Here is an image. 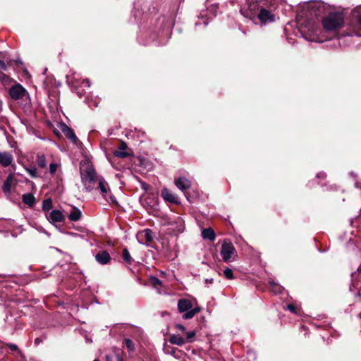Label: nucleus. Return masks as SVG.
I'll return each mask as SVG.
<instances>
[{"label":"nucleus","mask_w":361,"mask_h":361,"mask_svg":"<svg viewBox=\"0 0 361 361\" xmlns=\"http://www.w3.org/2000/svg\"><path fill=\"white\" fill-rule=\"evenodd\" d=\"M82 183L85 188L87 191H91L95 187V184L98 181V176L95 169L92 165H87L85 169L80 171Z\"/></svg>","instance_id":"nucleus-2"},{"label":"nucleus","mask_w":361,"mask_h":361,"mask_svg":"<svg viewBox=\"0 0 361 361\" xmlns=\"http://www.w3.org/2000/svg\"><path fill=\"white\" fill-rule=\"evenodd\" d=\"M82 216L81 211L76 207H71V212L68 214V219L71 221H78Z\"/></svg>","instance_id":"nucleus-17"},{"label":"nucleus","mask_w":361,"mask_h":361,"mask_svg":"<svg viewBox=\"0 0 361 361\" xmlns=\"http://www.w3.org/2000/svg\"><path fill=\"white\" fill-rule=\"evenodd\" d=\"M195 336V331H192L187 332L186 334V341L188 343H191L194 341V338Z\"/></svg>","instance_id":"nucleus-31"},{"label":"nucleus","mask_w":361,"mask_h":361,"mask_svg":"<svg viewBox=\"0 0 361 361\" xmlns=\"http://www.w3.org/2000/svg\"><path fill=\"white\" fill-rule=\"evenodd\" d=\"M97 262L101 264H106L111 259L110 255L106 251H100L95 255Z\"/></svg>","instance_id":"nucleus-14"},{"label":"nucleus","mask_w":361,"mask_h":361,"mask_svg":"<svg viewBox=\"0 0 361 361\" xmlns=\"http://www.w3.org/2000/svg\"><path fill=\"white\" fill-rule=\"evenodd\" d=\"M25 94L26 90L20 85H16L9 90L10 96L15 100L22 99Z\"/></svg>","instance_id":"nucleus-7"},{"label":"nucleus","mask_w":361,"mask_h":361,"mask_svg":"<svg viewBox=\"0 0 361 361\" xmlns=\"http://www.w3.org/2000/svg\"><path fill=\"white\" fill-rule=\"evenodd\" d=\"M317 178H324L326 177V173H324V172H320V173H319L317 174Z\"/></svg>","instance_id":"nucleus-40"},{"label":"nucleus","mask_w":361,"mask_h":361,"mask_svg":"<svg viewBox=\"0 0 361 361\" xmlns=\"http://www.w3.org/2000/svg\"><path fill=\"white\" fill-rule=\"evenodd\" d=\"M169 341L170 343L173 344V345H177L179 346H181L185 343L184 338L179 335H175V334L171 335L169 337Z\"/></svg>","instance_id":"nucleus-19"},{"label":"nucleus","mask_w":361,"mask_h":361,"mask_svg":"<svg viewBox=\"0 0 361 361\" xmlns=\"http://www.w3.org/2000/svg\"><path fill=\"white\" fill-rule=\"evenodd\" d=\"M178 310L180 312L184 313L183 319H190L197 313L200 312L201 309L198 307L192 308V302L190 300L182 298L178 301Z\"/></svg>","instance_id":"nucleus-3"},{"label":"nucleus","mask_w":361,"mask_h":361,"mask_svg":"<svg viewBox=\"0 0 361 361\" xmlns=\"http://www.w3.org/2000/svg\"><path fill=\"white\" fill-rule=\"evenodd\" d=\"M52 207V200L51 199H46L43 201L42 203V209L44 212H48Z\"/></svg>","instance_id":"nucleus-25"},{"label":"nucleus","mask_w":361,"mask_h":361,"mask_svg":"<svg viewBox=\"0 0 361 361\" xmlns=\"http://www.w3.org/2000/svg\"><path fill=\"white\" fill-rule=\"evenodd\" d=\"M147 185L146 183H142V188L146 189Z\"/></svg>","instance_id":"nucleus-47"},{"label":"nucleus","mask_w":361,"mask_h":361,"mask_svg":"<svg viewBox=\"0 0 361 361\" xmlns=\"http://www.w3.org/2000/svg\"><path fill=\"white\" fill-rule=\"evenodd\" d=\"M269 283L270 290L271 292H273L274 294H278V293H280L282 292L283 287L281 285H279L272 281H270L269 282Z\"/></svg>","instance_id":"nucleus-22"},{"label":"nucleus","mask_w":361,"mask_h":361,"mask_svg":"<svg viewBox=\"0 0 361 361\" xmlns=\"http://www.w3.org/2000/svg\"><path fill=\"white\" fill-rule=\"evenodd\" d=\"M344 24V15L341 12H332L324 17L322 25L326 31H336L341 28Z\"/></svg>","instance_id":"nucleus-1"},{"label":"nucleus","mask_w":361,"mask_h":361,"mask_svg":"<svg viewBox=\"0 0 361 361\" xmlns=\"http://www.w3.org/2000/svg\"><path fill=\"white\" fill-rule=\"evenodd\" d=\"M61 130L63 131V133L67 138L71 140L74 144L77 143L78 140V137H76L74 131L71 128L64 125V126L61 128Z\"/></svg>","instance_id":"nucleus-16"},{"label":"nucleus","mask_w":361,"mask_h":361,"mask_svg":"<svg viewBox=\"0 0 361 361\" xmlns=\"http://www.w3.org/2000/svg\"><path fill=\"white\" fill-rule=\"evenodd\" d=\"M143 234L146 240V243H150L153 240V233L149 229H145Z\"/></svg>","instance_id":"nucleus-27"},{"label":"nucleus","mask_w":361,"mask_h":361,"mask_svg":"<svg viewBox=\"0 0 361 361\" xmlns=\"http://www.w3.org/2000/svg\"><path fill=\"white\" fill-rule=\"evenodd\" d=\"M12 183H13V176L9 175L6 178V179L4 181V185L2 186L3 191L5 193H9L11 192Z\"/></svg>","instance_id":"nucleus-21"},{"label":"nucleus","mask_w":361,"mask_h":361,"mask_svg":"<svg viewBox=\"0 0 361 361\" xmlns=\"http://www.w3.org/2000/svg\"><path fill=\"white\" fill-rule=\"evenodd\" d=\"M170 230L174 235H178L183 233L185 230V223L183 219L180 216H177L170 223Z\"/></svg>","instance_id":"nucleus-5"},{"label":"nucleus","mask_w":361,"mask_h":361,"mask_svg":"<svg viewBox=\"0 0 361 361\" xmlns=\"http://www.w3.org/2000/svg\"><path fill=\"white\" fill-rule=\"evenodd\" d=\"M94 361H99L98 360H94Z\"/></svg>","instance_id":"nucleus-49"},{"label":"nucleus","mask_w":361,"mask_h":361,"mask_svg":"<svg viewBox=\"0 0 361 361\" xmlns=\"http://www.w3.org/2000/svg\"><path fill=\"white\" fill-rule=\"evenodd\" d=\"M224 275L227 279H234V275H233V271H232V269H231L229 268H226V269H224Z\"/></svg>","instance_id":"nucleus-29"},{"label":"nucleus","mask_w":361,"mask_h":361,"mask_svg":"<svg viewBox=\"0 0 361 361\" xmlns=\"http://www.w3.org/2000/svg\"><path fill=\"white\" fill-rule=\"evenodd\" d=\"M106 361H111V358L109 355H106Z\"/></svg>","instance_id":"nucleus-43"},{"label":"nucleus","mask_w":361,"mask_h":361,"mask_svg":"<svg viewBox=\"0 0 361 361\" xmlns=\"http://www.w3.org/2000/svg\"><path fill=\"white\" fill-rule=\"evenodd\" d=\"M353 15L356 18L358 23L361 25V5L353 9Z\"/></svg>","instance_id":"nucleus-24"},{"label":"nucleus","mask_w":361,"mask_h":361,"mask_svg":"<svg viewBox=\"0 0 361 361\" xmlns=\"http://www.w3.org/2000/svg\"><path fill=\"white\" fill-rule=\"evenodd\" d=\"M355 35H356L357 36L361 37V33L356 32V33H355Z\"/></svg>","instance_id":"nucleus-48"},{"label":"nucleus","mask_w":361,"mask_h":361,"mask_svg":"<svg viewBox=\"0 0 361 361\" xmlns=\"http://www.w3.org/2000/svg\"><path fill=\"white\" fill-rule=\"evenodd\" d=\"M235 251V249L231 243L224 242L220 250V255L223 261L225 262H229Z\"/></svg>","instance_id":"nucleus-4"},{"label":"nucleus","mask_w":361,"mask_h":361,"mask_svg":"<svg viewBox=\"0 0 361 361\" xmlns=\"http://www.w3.org/2000/svg\"><path fill=\"white\" fill-rule=\"evenodd\" d=\"M287 308L288 310H290L291 312H293V313H297L296 312V309L295 307V306L293 305H287Z\"/></svg>","instance_id":"nucleus-37"},{"label":"nucleus","mask_w":361,"mask_h":361,"mask_svg":"<svg viewBox=\"0 0 361 361\" xmlns=\"http://www.w3.org/2000/svg\"><path fill=\"white\" fill-rule=\"evenodd\" d=\"M73 87L75 88V91L76 92V94L79 96V97H82L85 92L84 91H80L79 87L77 85H73Z\"/></svg>","instance_id":"nucleus-35"},{"label":"nucleus","mask_w":361,"mask_h":361,"mask_svg":"<svg viewBox=\"0 0 361 361\" xmlns=\"http://www.w3.org/2000/svg\"><path fill=\"white\" fill-rule=\"evenodd\" d=\"M7 66L4 61L0 60V71H6Z\"/></svg>","instance_id":"nucleus-36"},{"label":"nucleus","mask_w":361,"mask_h":361,"mask_svg":"<svg viewBox=\"0 0 361 361\" xmlns=\"http://www.w3.org/2000/svg\"><path fill=\"white\" fill-rule=\"evenodd\" d=\"M161 195L164 200L166 202L175 204L178 203V197L167 188H164L161 192Z\"/></svg>","instance_id":"nucleus-12"},{"label":"nucleus","mask_w":361,"mask_h":361,"mask_svg":"<svg viewBox=\"0 0 361 361\" xmlns=\"http://www.w3.org/2000/svg\"><path fill=\"white\" fill-rule=\"evenodd\" d=\"M82 84L88 88L90 87V81L88 79L83 80Z\"/></svg>","instance_id":"nucleus-39"},{"label":"nucleus","mask_w":361,"mask_h":361,"mask_svg":"<svg viewBox=\"0 0 361 361\" xmlns=\"http://www.w3.org/2000/svg\"><path fill=\"white\" fill-rule=\"evenodd\" d=\"M123 343L126 348H128V351H133L134 350V344L130 339L126 338Z\"/></svg>","instance_id":"nucleus-28"},{"label":"nucleus","mask_w":361,"mask_h":361,"mask_svg":"<svg viewBox=\"0 0 361 361\" xmlns=\"http://www.w3.org/2000/svg\"><path fill=\"white\" fill-rule=\"evenodd\" d=\"M13 161V156L8 152H0V165L3 167L9 166Z\"/></svg>","instance_id":"nucleus-8"},{"label":"nucleus","mask_w":361,"mask_h":361,"mask_svg":"<svg viewBox=\"0 0 361 361\" xmlns=\"http://www.w3.org/2000/svg\"><path fill=\"white\" fill-rule=\"evenodd\" d=\"M97 183V188L99 189L100 192L103 196L106 197L108 192L110 190L109 184L103 177L99 176Z\"/></svg>","instance_id":"nucleus-13"},{"label":"nucleus","mask_w":361,"mask_h":361,"mask_svg":"<svg viewBox=\"0 0 361 361\" xmlns=\"http://www.w3.org/2000/svg\"><path fill=\"white\" fill-rule=\"evenodd\" d=\"M175 184L176 187L183 192L187 190L191 185L190 181L183 176H180L176 179L175 180Z\"/></svg>","instance_id":"nucleus-11"},{"label":"nucleus","mask_w":361,"mask_h":361,"mask_svg":"<svg viewBox=\"0 0 361 361\" xmlns=\"http://www.w3.org/2000/svg\"><path fill=\"white\" fill-rule=\"evenodd\" d=\"M110 199H111L112 202H116V198L114 196H112V195H110Z\"/></svg>","instance_id":"nucleus-42"},{"label":"nucleus","mask_w":361,"mask_h":361,"mask_svg":"<svg viewBox=\"0 0 361 361\" xmlns=\"http://www.w3.org/2000/svg\"><path fill=\"white\" fill-rule=\"evenodd\" d=\"M47 219L52 224L60 223L64 221L65 216L59 209L52 210L46 214Z\"/></svg>","instance_id":"nucleus-6"},{"label":"nucleus","mask_w":361,"mask_h":361,"mask_svg":"<svg viewBox=\"0 0 361 361\" xmlns=\"http://www.w3.org/2000/svg\"><path fill=\"white\" fill-rule=\"evenodd\" d=\"M213 283H214V279H205V283L206 284Z\"/></svg>","instance_id":"nucleus-41"},{"label":"nucleus","mask_w":361,"mask_h":361,"mask_svg":"<svg viewBox=\"0 0 361 361\" xmlns=\"http://www.w3.org/2000/svg\"><path fill=\"white\" fill-rule=\"evenodd\" d=\"M23 202L28 205L29 207L34 206L35 203V198L34 195L31 193H26L23 195Z\"/></svg>","instance_id":"nucleus-20"},{"label":"nucleus","mask_w":361,"mask_h":361,"mask_svg":"<svg viewBox=\"0 0 361 361\" xmlns=\"http://www.w3.org/2000/svg\"><path fill=\"white\" fill-rule=\"evenodd\" d=\"M123 259L125 262H126L128 264H130L133 262V259L130 255V252H128L127 248H124L123 250Z\"/></svg>","instance_id":"nucleus-26"},{"label":"nucleus","mask_w":361,"mask_h":361,"mask_svg":"<svg viewBox=\"0 0 361 361\" xmlns=\"http://www.w3.org/2000/svg\"><path fill=\"white\" fill-rule=\"evenodd\" d=\"M6 345L8 346V348L11 351H16V352L20 353V350H19L18 347L17 345L9 343H6Z\"/></svg>","instance_id":"nucleus-32"},{"label":"nucleus","mask_w":361,"mask_h":361,"mask_svg":"<svg viewBox=\"0 0 361 361\" xmlns=\"http://www.w3.org/2000/svg\"><path fill=\"white\" fill-rule=\"evenodd\" d=\"M36 162H37L38 166L42 169L45 168L47 166L46 158L44 154H37Z\"/></svg>","instance_id":"nucleus-23"},{"label":"nucleus","mask_w":361,"mask_h":361,"mask_svg":"<svg viewBox=\"0 0 361 361\" xmlns=\"http://www.w3.org/2000/svg\"><path fill=\"white\" fill-rule=\"evenodd\" d=\"M164 352L166 354L170 355L175 358H180L182 354V350H178L176 348L171 347L170 345H164Z\"/></svg>","instance_id":"nucleus-15"},{"label":"nucleus","mask_w":361,"mask_h":361,"mask_svg":"<svg viewBox=\"0 0 361 361\" xmlns=\"http://www.w3.org/2000/svg\"><path fill=\"white\" fill-rule=\"evenodd\" d=\"M128 148V145L123 141H122L120 144V146L118 147L116 150L114 152V155L116 157L119 158H126L130 156V154L126 152Z\"/></svg>","instance_id":"nucleus-10"},{"label":"nucleus","mask_w":361,"mask_h":361,"mask_svg":"<svg viewBox=\"0 0 361 361\" xmlns=\"http://www.w3.org/2000/svg\"><path fill=\"white\" fill-rule=\"evenodd\" d=\"M116 359L117 361H122L121 357L118 355H116Z\"/></svg>","instance_id":"nucleus-46"},{"label":"nucleus","mask_w":361,"mask_h":361,"mask_svg":"<svg viewBox=\"0 0 361 361\" xmlns=\"http://www.w3.org/2000/svg\"><path fill=\"white\" fill-rule=\"evenodd\" d=\"M355 187H356V188H360V189H361V185L360 186V183H359L356 182V183H355Z\"/></svg>","instance_id":"nucleus-44"},{"label":"nucleus","mask_w":361,"mask_h":361,"mask_svg":"<svg viewBox=\"0 0 361 361\" xmlns=\"http://www.w3.org/2000/svg\"><path fill=\"white\" fill-rule=\"evenodd\" d=\"M202 236L204 239H207L210 241H214L216 238L215 233L211 228L203 229L202 231Z\"/></svg>","instance_id":"nucleus-18"},{"label":"nucleus","mask_w":361,"mask_h":361,"mask_svg":"<svg viewBox=\"0 0 361 361\" xmlns=\"http://www.w3.org/2000/svg\"><path fill=\"white\" fill-rule=\"evenodd\" d=\"M357 272L361 274V265L358 267L357 269Z\"/></svg>","instance_id":"nucleus-45"},{"label":"nucleus","mask_w":361,"mask_h":361,"mask_svg":"<svg viewBox=\"0 0 361 361\" xmlns=\"http://www.w3.org/2000/svg\"><path fill=\"white\" fill-rule=\"evenodd\" d=\"M176 328L183 332L185 331L186 330L185 327L182 324H176Z\"/></svg>","instance_id":"nucleus-38"},{"label":"nucleus","mask_w":361,"mask_h":361,"mask_svg":"<svg viewBox=\"0 0 361 361\" xmlns=\"http://www.w3.org/2000/svg\"><path fill=\"white\" fill-rule=\"evenodd\" d=\"M27 173L33 178L37 176V169L35 168L27 169Z\"/></svg>","instance_id":"nucleus-33"},{"label":"nucleus","mask_w":361,"mask_h":361,"mask_svg":"<svg viewBox=\"0 0 361 361\" xmlns=\"http://www.w3.org/2000/svg\"><path fill=\"white\" fill-rule=\"evenodd\" d=\"M258 18L262 23L274 21V15L265 8H261Z\"/></svg>","instance_id":"nucleus-9"},{"label":"nucleus","mask_w":361,"mask_h":361,"mask_svg":"<svg viewBox=\"0 0 361 361\" xmlns=\"http://www.w3.org/2000/svg\"><path fill=\"white\" fill-rule=\"evenodd\" d=\"M150 282L154 287L161 286L162 285L161 280L156 276H151Z\"/></svg>","instance_id":"nucleus-30"},{"label":"nucleus","mask_w":361,"mask_h":361,"mask_svg":"<svg viewBox=\"0 0 361 361\" xmlns=\"http://www.w3.org/2000/svg\"><path fill=\"white\" fill-rule=\"evenodd\" d=\"M57 167H58V165L56 164H54V163L50 164H49V171H50V173L51 174L55 173V172L56 171Z\"/></svg>","instance_id":"nucleus-34"}]
</instances>
